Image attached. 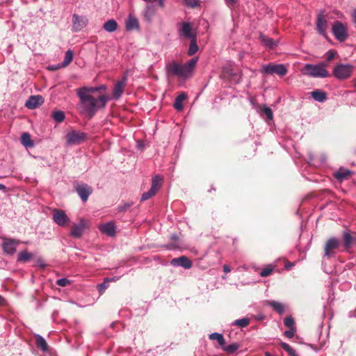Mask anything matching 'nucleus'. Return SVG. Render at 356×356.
Here are the masks:
<instances>
[{"instance_id":"423d86ee","label":"nucleus","mask_w":356,"mask_h":356,"mask_svg":"<svg viewBox=\"0 0 356 356\" xmlns=\"http://www.w3.org/2000/svg\"><path fill=\"white\" fill-rule=\"evenodd\" d=\"M354 70V66L350 64H337L333 69V75L339 80L348 79Z\"/></svg>"},{"instance_id":"5701e85b","label":"nucleus","mask_w":356,"mask_h":356,"mask_svg":"<svg viewBox=\"0 0 356 356\" xmlns=\"http://www.w3.org/2000/svg\"><path fill=\"white\" fill-rule=\"evenodd\" d=\"M259 39L261 42L266 47L270 49H273L276 47L278 44L277 40H274L273 39L268 38L263 33H261L259 35Z\"/></svg>"},{"instance_id":"de8ad7c7","label":"nucleus","mask_w":356,"mask_h":356,"mask_svg":"<svg viewBox=\"0 0 356 356\" xmlns=\"http://www.w3.org/2000/svg\"><path fill=\"white\" fill-rule=\"evenodd\" d=\"M56 284L60 286H66L70 284V280L67 278H60L56 281Z\"/></svg>"},{"instance_id":"f3484780","label":"nucleus","mask_w":356,"mask_h":356,"mask_svg":"<svg viewBox=\"0 0 356 356\" xmlns=\"http://www.w3.org/2000/svg\"><path fill=\"white\" fill-rule=\"evenodd\" d=\"M44 102V99L40 95H31L25 102V106L29 109H34L39 107Z\"/></svg>"},{"instance_id":"e433bc0d","label":"nucleus","mask_w":356,"mask_h":356,"mask_svg":"<svg viewBox=\"0 0 356 356\" xmlns=\"http://www.w3.org/2000/svg\"><path fill=\"white\" fill-rule=\"evenodd\" d=\"M250 320L248 317H245L241 319H237L234 321L232 325H236L239 327H245L250 324Z\"/></svg>"},{"instance_id":"c9c22d12","label":"nucleus","mask_w":356,"mask_h":356,"mask_svg":"<svg viewBox=\"0 0 356 356\" xmlns=\"http://www.w3.org/2000/svg\"><path fill=\"white\" fill-rule=\"evenodd\" d=\"M222 349L227 352V353L232 354L235 353L239 348L240 344L238 343H232L229 345H225V343L223 345V346H221Z\"/></svg>"},{"instance_id":"a18cd8bd","label":"nucleus","mask_w":356,"mask_h":356,"mask_svg":"<svg viewBox=\"0 0 356 356\" xmlns=\"http://www.w3.org/2000/svg\"><path fill=\"white\" fill-rule=\"evenodd\" d=\"M184 3L191 8H196L200 6L199 0H184Z\"/></svg>"},{"instance_id":"69168bd1","label":"nucleus","mask_w":356,"mask_h":356,"mask_svg":"<svg viewBox=\"0 0 356 356\" xmlns=\"http://www.w3.org/2000/svg\"><path fill=\"white\" fill-rule=\"evenodd\" d=\"M325 273H326L332 274V270H330V271H327V270H326V271H325Z\"/></svg>"},{"instance_id":"680f3d73","label":"nucleus","mask_w":356,"mask_h":356,"mask_svg":"<svg viewBox=\"0 0 356 356\" xmlns=\"http://www.w3.org/2000/svg\"><path fill=\"white\" fill-rule=\"evenodd\" d=\"M4 299L2 296H0V306L3 305Z\"/></svg>"},{"instance_id":"37998d69","label":"nucleus","mask_w":356,"mask_h":356,"mask_svg":"<svg viewBox=\"0 0 356 356\" xmlns=\"http://www.w3.org/2000/svg\"><path fill=\"white\" fill-rule=\"evenodd\" d=\"M284 325L289 329H295V321L291 316H288L284 319Z\"/></svg>"},{"instance_id":"a878e982","label":"nucleus","mask_w":356,"mask_h":356,"mask_svg":"<svg viewBox=\"0 0 356 356\" xmlns=\"http://www.w3.org/2000/svg\"><path fill=\"white\" fill-rule=\"evenodd\" d=\"M311 95L312 98L318 102H323L327 99L326 92L319 89L312 92Z\"/></svg>"},{"instance_id":"603ef678","label":"nucleus","mask_w":356,"mask_h":356,"mask_svg":"<svg viewBox=\"0 0 356 356\" xmlns=\"http://www.w3.org/2000/svg\"><path fill=\"white\" fill-rule=\"evenodd\" d=\"M237 1L238 0H225L226 5L230 8H232Z\"/></svg>"},{"instance_id":"20e7f679","label":"nucleus","mask_w":356,"mask_h":356,"mask_svg":"<svg viewBox=\"0 0 356 356\" xmlns=\"http://www.w3.org/2000/svg\"><path fill=\"white\" fill-rule=\"evenodd\" d=\"M177 34L180 39L191 40L197 38V31L193 29L189 22H183L177 24Z\"/></svg>"},{"instance_id":"6ab92c4d","label":"nucleus","mask_w":356,"mask_h":356,"mask_svg":"<svg viewBox=\"0 0 356 356\" xmlns=\"http://www.w3.org/2000/svg\"><path fill=\"white\" fill-rule=\"evenodd\" d=\"M85 229V222L83 220H81L80 222L78 224H74L70 234L74 238H81L83 235V230Z\"/></svg>"},{"instance_id":"39448f33","label":"nucleus","mask_w":356,"mask_h":356,"mask_svg":"<svg viewBox=\"0 0 356 356\" xmlns=\"http://www.w3.org/2000/svg\"><path fill=\"white\" fill-rule=\"evenodd\" d=\"M341 246V241L336 237L329 238L325 243L323 259L334 257Z\"/></svg>"},{"instance_id":"052dcab7","label":"nucleus","mask_w":356,"mask_h":356,"mask_svg":"<svg viewBox=\"0 0 356 356\" xmlns=\"http://www.w3.org/2000/svg\"><path fill=\"white\" fill-rule=\"evenodd\" d=\"M171 238L172 240H177V239H178V236L177 234H173V235H172Z\"/></svg>"},{"instance_id":"b1692460","label":"nucleus","mask_w":356,"mask_h":356,"mask_svg":"<svg viewBox=\"0 0 356 356\" xmlns=\"http://www.w3.org/2000/svg\"><path fill=\"white\" fill-rule=\"evenodd\" d=\"M126 29L128 31L139 29V22L136 17L129 15L126 22Z\"/></svg>"},{"instance_id":"09e8293b","label":"nucleus","mask_w":356,"mask_h":356,"mask_svg":"<svg viewBox=\"0 0 356 356\" xmlns=\"http://www.w3.org/2000/svg\"><path fill=\"white\" fill-rule=\"evenodd\" d=\"M133 204L132 202L131 203H124V204L120 205L118 207V211L120 212H124L126 211L131 205Z\"/></svg>"},{"instance_id":"a211bd4d","label":"nucleus","mask_w":356,"mask_h":356,"mask_svg":"<svg viewBox=\"0 0 356 356\" xmlns=\"http://www.w3.org/2000/svg\"><path fill=\"white\" fill-rule=\"evenodd\" d=\"M99 230L110 236H113L116 233V226L112 221L101 225L99 227Z\"/></svg>"},{"instance_id":"bb28decb","label":"nucleus","mask_w":356,"mask_h":356,"mask_svg":"<svg viewBox=\"0 0 356 356\" xmlns=\"http://www.w3.org/2000/svg\"><path fill=\"white\" fill-rule=\"evenodd\" d=\"M267 305L271 307L278 314H282L284 313L285 307L284 305L279 302L275 300H268L266 302Z\"/></svg>"},{"instance_id":"f704fd0d","label":"nucleus","mask_w":356,"mask_h":356,"mask_svg":"<svg viewBox=\"0 0 356 356\" xmlns=\"http://www.w3.org/2000/svg\"><path fill=\"white\" fill-rule=\"evenodd\" d=\"M209 338L211 340H216L220 347L223 346V345L225 343V340L224 339V337L220 333H218V332L211 333L209 334Z\"/></svg>"},{"instance_id":"2eb2a0df","label":"nucleus","mask_w":356,"mask_h":356,"mask_svg":"<svg viewBox=\"0 0 356 356\" xmlns=\"http://www.w3.org/2000/svg\"><path fill=\"white\" fill-rule=\"evenodd\" d=\"M127 81V75H124L120 81L116 82L113 90V99H119L122 95Z\"/></svg>"},{"instance_id":"c756f323","label":"nucleus","mask_w":356,"mask_h":356,"mask_svg":"<svg viewBox=\"0 0 356 356\" xmlns=\"http://www.w3.org/2000/svg\"><path fill=\"white\" fill-rule=\"evenodd\" d=\"M103 28L106 31L113 33L117 30L118 23L115 19H109L104 23Z\"/></svg>"},{"instance_id":"4c0bfd02","label":"nucleus","mask_w":356,"mask_h":356,"mask_svg":"<svg viewBox=\"0 0 356 356\" xmlns=\"http://www.w3.org/2000/svg\"><path fill=\"white\" fill-rule=\"evenodd\" d=\"M162 181H163V177L161 176L158 175H155L152 178V186L150 188L154 189V191H155V192H156L158 190V188L161 185Z\"/></svg>"},{"instance_id":"864d4df0","label":"nucleus","mask_w":356,"mask_h":356,"mask_svg":"<svg viewBox=\"0 0 356 356\" xmlns=\"http://www.w3.org/2000/svg\"><path fill=\"white\" fill-rule=\"evenodd\" d=\"M167 247H168V249H169V250H175V249L179 248V244L172 243V244L168 245Z\"/></svg>"},{"instance_id":"8fccbe9b","label":"nucleus","mask_w":356,"mask_h":356,"mask_svg":"<svg viewBox=\"0 0 356 356\" xmlns=\"http://www.w3.org/2000/svg\"><path fill=\"white\" fill-rule=\"evenodd\" d=\"M295 332H296V329H290L289 330H286L284 332V335L286 337L291 339L293 337Z\"/></svg>"},{"instance_id":"9b49d317","label":"nucleus","mask_w":356,"mask_h":356,"mask_svg":"<svg viewBox=\"0 0 356 356\" xmlns=\"http://www.w3.org/2000/svg\"><path fill=\"white\" fill-rule=\"evenodd\" d=\"M52 218L56 224L62 227H67L70 222V219L66 213L63 210L58 209L53 210Z\"/></svg>"},{"instance_id":"dca6fc26","label":"nucleus","mask_w":356,"mask_h":356,"mask_svg":"<svg viewBox=\"0 0 356 356\" xmlns=\"http://www.w3.org/2000/svg\"><path fill=\"white\" fill-rule=\"evenodd\" d=\"M75 190L83 202L88 200L89 196L92 193V187L86 184H79L76 186Z\"/></svg>"},{"instance_id":"7c9ffc66","label":"nucleus","mask_w":356,"mask_h":356,"mask_svg":"<svg viewBox=\"0 0 356 356\" xmlns=\"http://www.w3.org/2000/svg\"><path fill=\"white\" fill-rule=\"evenodd\" d=\"M343 245L346 249H349L351 247L354 238L348 231H345L343 233Z\"/></svg>"},{"instance_id":"13d9d810","label":"nucleus","mask_w":356,"mask_h":356,"mask_svg":"<svg viewBox=\"0 0 356 356\" xmlns=\"http://www.w3.org/2000/svg\"><path fill=\"white\" fill-rule=\"evenodd\" d=\"M6 188V186L3 184H0V191H5Z\"/></svg>"},{"instance_id":"3c124183","label":"nucleus","mask_w":356,"mask_h":356,"mask_svg":"<svg viewBox=\"0 0 356 356\" xmlns=\"http://www.w3.org/2000/svg\"><path fill=\"white\" fill-rule=\"evenodd\" d=\"M335 54H336V53L334 51L330 50L327 53V61L332 60L334 58Z\"/></svg>"},{"instance_id":"cd10ccee","label":"nucleus","mask_w":356,"mask_h":356,"mask_svg":"<svg viewBox=\"0 0 356 356\" xmlns=\"http://www.w3.org/2000/svg\"><path fill=\"white\" fill-rule=\"evenodd\" d=\"M21 143L25 147H33L34 146V143L31 138V136L28 132L22 133L20 138Z\"/></svg>"},{"instance_id":"6e6d98bb","label":"nucleus","mask_w":356,"mask_h":356,"mask_svg":"<svg viewBox=\"0 0 356 356\" xmlns=\"http://www.w3.org/2000/svg\"><path fill=\"white\" fill-rule=\"evenodd\" d=\"M282 261L284 263V266L283 267L288 268V267H293V264L291 263V262H289V261H285V260H283Z\"/></svg>"},{"instance_id":"72a5a7b5","label":"nucleus","mask_w":356,"mask_h":356,"mask_svg":"<svg viewBox=\"0 0 356 356\" xmlns=\"http://www.w3.org/2000/svg\"><path fill=\"white\" fill-rule=\"evenodd\" d=\"M186 95L185 93L182 92L179 94L175 99V103H174V107L177 111H181L184 108L182 102L186 99Z\"/></svg>"},{"instance_id":"5fc2aeb1","label":"nucleus","mask_w":356,"mask_h":356,"mask_svg":"<svg viewBox=\"0 0 356 356\" xmlns=\"http://www.w3.org/2000/svg\"><path fill=\"white\" fill-rule=\"evenodd\" d=\"M37 261L39 264V267H41V268L45 267V264H44V261L40 257L37 258Z\"/></svg>"},{"instance_id":"774afa93","label":"nucleus","mask_w":356,"mask_h":356,"mask_svg":"<svg viewBox=\"0 0 356 356\" xmlns=\"http://www.w3.org/2000/svg\"><path fill=\"white\" fill-rule=\"evenodd\" d=\"M355 241H356V238H355Z\"/></svg>"},{"instance_id":"f257e3e1","label":"nucleus","mask_w":356,"mask_h":356,"mask_svg":"<svg viewBox=\"0 0 356 356\" xmlns=\"http://www.w3.org/2000/svg\"><path fill=\"white\" fill-rule=\"evenodd\" d=\"M76 95L79 98L78 106L80 113L90 119L95 115L98 110L104 109L107 102L111 99V97L106 95H102L98 98H95L79 88L76 89Z\"/></svg>"},{"instance_id":"e2e57ef3","label":"nucleus","mask_w":356,"mask_h":356,"mask_svg":"<svg viewBox=\"0 0 356 356\" xmlns=\"http://www.w3.org/2000/svg\"><path fill=\"white\" fill-rule=\"evenodd\" d=\"M263 318H264V316H262V315H259L256 317V319H257V320H262Z\"/></svg>"},{"instance_id":"f8f14e48","label":"nucleus","mask_w":356,"mask_h":356,"mask_svg":"<svg viewBox=\"0 0 356 356\" xmlns=\"http://www.w3.org/2000/svg\"><path fill=\"white\" fill-rule=\"evenodd\" d=\"M327 22L325 19L324 13L323 11H320L317 15L316 30L318 33L325 38H327Z\"/></svg>"},{"instance_id":"4be33fe9","label":"nucleus","mask_w":356,"mask_h":356,"mask_svg":"<svg viewBox=\"0 0 356 356\" xmlns=\"http://www.w3.org/2000/svg\"><path fill=\"white\" fill-rule=\"evenodd\" d=\"M34 254L29 252L26 249L21 250L17 254V261L19 262L26 263L31 259H33Z\"/></svg>"},{"instance_id":"c85d7f7f","label":"nucleus","mask_w":356,"mask_h":356,"mask_svg":"<svg viewBox=\"0 0 356 356\" xmlns=\"http://www.w3.org/2000/svg\"><path fill=\"white\" fill-rule=\"evenodd\" d=\"M350 172H351L349 170L340 168L337 171H336L334 173V176L337 179L342 181L348 178Z\"/></svg>"},{"instance_id":"ea45409f","label":"nucleus","mask_w":356,"mask_h":356,"mask_svg":"<svg viewBox=\"0 0 356 356\" xmlns=\"http://www.w3.org/2000/svg\"><path fill=\"white\" fill-rule=\"evenodd\" d=\"M282 348L288 353V354L291 356H298L296 350H294L291 346L288 343L282 342L281 343Z\"/></svg>"},{"instance_id":"a19ab883","label":"nucleus","mask_w":356,"mask_h":356,"mask_svg":"<svg viewBox=\"0 0 356 356\" xmlns=\"http://www.w3.org/2000/svg\"><path fill=\"white\" fill-rule=\"evenodd\" d=\"M52 117L57 122H61L65 120V116L63 111H57L53 113Z\"/></svg>"},{"instance_id":"4d7b16f0","label":"nucleus","mask_w":356,"mask_h":356,"mask_svg":"<svg viewBox=\"0 0 356 356\" xmlns=\"http://www.w3.org/2000/svg\"><path fill=\"white\" fill-rule=\"evenodd\" d=\"M353 19L354 23L356 25V9L354 10V12L353 13Z\"/></svg>"},{"instance_id":"338daca9","label":"nucleus","mask_w":356,"mask_h":356,"mask_svg":"<svg viewBox=\"0 0 356 356\" xmlns=\"http://www.w3.org/2000/svg\"><path fill=\"white\" fill-rule=\"evenodd\" d=\"M222 267L226 268V267H229V266L225 264V265H223Z\"/></svg>"},{"instance_id":"ddd939ff","label":"nucleus","mask_w":356,"mask_h":356,"mask_svg":"<svg viewBox=\"0 0 356 356\" xmlns=\"http://www.w3.org/2000/svg\"><path fill=\"white\" fill-rule=\"evenodd\" d=\"M172 265L174 267H191L192 261L186 256H181L177 258H174L170 261H165L163 265L168 266Z\"/></svg>"},{"instance_id":"bf43d9fd","label":"nucleus","mask_w":356,"mask_h":356,"mask_svg":"<svg viewBox=\"0 0 356 356\" xmlns=\"http://www.w3.org/2000/svg\"><path fill=\"white\" fill-rule=\"evenodd\" d=\"M223 269H224V272H225V275L231 271V268H223Z\"/></svg>"},{"instance_id":"473e14b6","label":"nucleus","mask_w":356,"mask_h":356,"mask_svg":"<svg viewBox=\"0 0 356 356\" xmlns=\"http://www.w3.org/2000/svg\"><path fill=\"white\" fill-rule=\"evenodd\" d=\"M79 89L82 90L83 91L88 93V94H92V93H95V92H97L100 90H106V86L105 85H100L97 87H86V86H83V87H81V88H79Z\"/></svg>"},{"instance_id":"f03ea898","label":"nucleus","mask_w":356,"mask_h":356,"mask_svg":"<svg viewBox=\"0 0 356 356\" xmlns=\"http://www.w3.org/2000/svg\"><path fill=\"white\" fill-rule=\"evenodd\" d=\"M198 58L195 57L181 65L175 61L165 65V73L168 76H176L181 78H188L193 73L197 63Z\"/></svg>"},{"instance_id":"0eeeda50","label":"nucleus","mask_w":356,"mask_h":356,"mask_svg":"<svg viewBox=\"0 0 356 356\" xmlns=\"http://www.w3.org/2000/svg\"><path fill=\"white\" fill-rule=\"evenodd\" d=\"M332 32L334 38L340 42L346 41L348 37L346 25L340 21H336L333 23Z\"/></svg>"},{"instance_id":"49530a36","label":"nucleus","mask_w":356,"mask_h":356,"mask_svg":"<svg viewBox=\"0 0 356 356\" xmlns=\"http://www.w3.org/2000/svg\"><path fill=\"white\" fill-rule=\"evenodd\" d=\"M273 268H263L262 270L259 272V274L261 277H266L270 275L273 273Z\"/></svg>"},{"instance_id":"9d476101","label":"nucleus","mask_w":356,"mask_h":356,"mask_svg":"<svg viewBox=\"0 0 356 356\" xmlns=\"http://www.w3.org/2000/svg\"><path fill=\"white\" fill-rule=\"evenodd\" d=\"M66 143L67 145H79L86 138V134L79 131L72 130L66 134Z\"/></svg>"},{"instance_id":"0e129e2a","label":"nucleus","mask_w":356,"mask_h":356,"mask_svg":"<svg viewBox=\"0 0 356 356\" xmlns=\"http://www.w3.org/2000/svg\"><path fill=\"white\" fill-rule=\"evenodd\" d=\"M265 267L270 268V267H274V266L271 264H269V265L266 266Z\"/></svg>"},{"instance_id":"1a4fd4ad","label":"nucleus","mask_w":356,"mask_h":356,"mask_svg":"<svg viewBox=\"0 0 356 356\" xmlns=\"http://www.w3.org/2000/svg\"><path fill=\"white\" fill-rule=\"evenodd\" d=\"M19 244V241L6 237L2 238V250L5 254L13 255Z\"/></svg>"},{"instance_id":"6e6552de","label":"nucleus","mask_w":356,"mask_h":356,"mask_svg":"<svg viewBox=\"0 0 356 356\" xmlns=\"http://www.w3.org/2000/svg\"><path fill=\"white\" fill-rule=\"evenodd\" d=\"M287 71V68L283 64H268L263 66L261 72L267 74H276L280 76H284Z\"/></svg>"},{"instance_id":"4468645a","label":"nucleus","mask_w":356,"mask_h":356,"mask_svg":"<svg viewBox=\"0 0 356 356\" xmlns=\"http://www.w3.org/2000/svg\"><path fill=\"white\" fill-rule=\"evenodd\" d=\"M88 20L85 16H79L76 14L72 15V31L79 32L86 26Z\"/></svg>"},{"instance_id":"2f4dec72","label":"nucleus","mask_w":356,"mask_h":356,"mask_svg":"<svg viewBox=\"0 0 356 356\" xmlns=\"http://www.w3.org/2000/svg\"><path fill=\"white\" fill-rule=\"evenodd\" d=\"M189 40H190V44H189V47H188V55L193 56L199 50V47H198V45L197 43V38H195Z\"/></svg>"},{"instance_id":"58836bf2","label":"nucleus","mask_w":356,"mask_h":356,"mask_svg":"<svg viewBox=\"0 0 356 356\" xmlns=\"http://www.w3.org/2000/svg\"><path fill=\"white\" fill-rule=\"evenodd\" d=\"M74 53L72 50L68 49L65 55V58L62 63V65L65 67L67 66L73 60Z\"/></svg>"},{"instance_id":"393cba45","label":"nucleus","mask_w":356,"mask_h":356,"mask_svg":"<svg viewBox=\"0 0 356 356\" xmlns=\"http://www.w3.org/2000/svg\"><path fill=\"white\" fill-rule=\"evenodd\" d=\"M155 15V9L152 5H147L143 11V16L147 22H150Z\"/></svg>"},{"instance_id":"7ed1b4c3","label":"nucleus","mask_w":356,"mask_h":356,"mask_svg":"<svg viewBox=\"0 0 356 356\" xmlns=\"http://www.w3.org/2000/svg\"><path fill=\"white\" fill-rule=\"evenodd\" d=\"M301 73L304 75L315 78H325L329 76V72L325 69V63H324L317 65L307 63L301 69Z\"/></svg>"},{"instance_id":"aec40b11","label":"nucleus","mask_w":356,"mask_h":356,"mask_svg":"<svg viewBox=\"0 0 356 356\" xmlns=\"http://www.w3.org/2000/svg\"><path fill=\"white\" fill-rule=\"evenodd\" d=\"M118 274V275H113L111 277H106L104 282L98 285L97 288L100 294H102L104 292V291L107 289L108 282L116 281L122 275V274Z\"/></svg>"},{"instance_id":"412c9836","label":"nucleus","mask_w":356,"mask_h":356,"mask_svg":"<svg viewBox=\"0 0 356 356\" xmlns=\"http://www.w3.org/2000/svg\"><path fill=\"white\" fill-rule=\"evenodd\" d=\"M34 337L35 339L37 347L39 348L44 353L49 352V347L44 338L38 334H35Z\"/></svg>"},{"instance_id":"79ce46f5","label":"nucleus","mask_w":356,"mask_h":356,"mask_svg":"<svg viewBox=\"0 0 356 356\" xmlns=\"http://www.w3.org/2000/svg\"><path fill=\"white\" fill-rule=\"evenodd\" d=\"M156 192L154 191V189H149L147 192L143 193L141 195L140 201L144 202L149 198H151L152 196H154L156 194Z\"/></svg>"},{"instance_id":"c03bdc74","label":"nucleus","mask_w":356,"mask_h":356,"mask_svg":"<svg viewBox=\"0 0 356 356\" xmlns=\"http://www.w3.org/2000/svg\"><path fill=\"white\" fill-rule=\"evenodd\" d=\"M263 112L266 115L268 120H272L273 119V113L271 108L264 106L263 108Z\"/></svg>"}]
</instances>
